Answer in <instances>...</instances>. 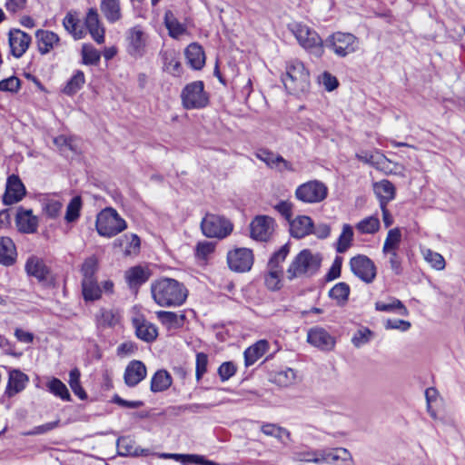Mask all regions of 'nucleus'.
<instances>
[{
	"mask_svg": "<svg viewBox=\"0 0 465 465\" xmlns=\"http://www.w3.org/2000/svg\"><path fill=\"white\" fill-rule=\"evenodd\" d=\"M100 9L110 24H114L123 17L120 0H101Z\"/></svg>",
	"mask_w": 465,
	"mask_h": 465,
	"instance_id": "obj_24",
	"label": "nucleus"
},
{
	"mask_svg": "<svg viewBox=\"0 0 465 465\" xmlns=\"http://www.w3.org/2000/svg\"><path fill=\"white\" fill-rule=\"evenodd\" d=\"M385 329L386 330H400L401 331H407L411 327L410 322L400 319H388L385 322Z\"/></svg>",
	"mask_w": 465,
	"mask_h": 465,
	"instance_id": "obj_60",
	"label": "nucleus"
},
{
	"mask_svg": "<svg viewBox=\"0 0 465 465\" xmlns=\"http://www.w3.org/2000/svg\"><path fill=\"white\" fill-rule=\"evenodd\" d=\"M82 294L85 302H94L102 297V288L97 279L81 282Z\"/></svg>",
	"mask_w": 465,
	"mask_h": 465,
	"instance_id": "obj_34",
	"label": "nucleus"
},
{
	"mask_svg": "<svg viewBox=\"0 0 465 465\" xmlns=\"http://www.w3.org/2000/svg\"><path fill=\"white\" fill-rule=\"evenodd\" d=\"M375 309L380 312H394L398 311V313L402 316H408L409 311L405 305L395 297H390L388 302H376Z\"/></svg>",
	"mask_w": 465,
	"mask_h": 465,
	"instance_id": "obj_37",
	"label": "nucleus"
},
{
	"mask_svg": "<svg viewBox=\"0 0 465 465\" xmlns=\"http://www.w3.org/2000/svg\"><path fill=\"white\" fill-rule=\"evenodd\" d=\"M35 36L38 50L42 54L49 53L59 43V36L51 31L38 30Z\"/></svg>",
	"mask_w": 465,
	"mask_h": 465,
	"instance_id": "obj_26",
	"label": "nucleus"
},
{
	"mask_svg": "<svg viewBox=\"0 0 465 465\" xmlns=\"http://www.w3.org/2000/svg\"><path fill=\"white\" fill-rule=\"evenodd\" d=\"M424 259L436 270H443L445 268V260L441 254L427 249L423 252Z\"/></svg>",
	"mask_w": 465,
	"mask_h": 465,
	"instance_id": "obj_54",
	"label": "nucleus"
},
{
	"mask_svg": "<svg viewBox=\"0 0 465 465\" xmlns=\"http://www.w3.org/2000/svg\"><path fill=\"white\" fill-rule=\"evenodd\" d=\"M172 385V377L164 370L157 371L151 380V391L161 392L166 391Z\"/></svg>",
	"mask_w": 465,
	"mask_h": 465,
	"instance_id": "obj_36",
	"label": "nucleus"
},
{
	"mask_svg": "<svg viewBox=\"0 0 465 465\" xmlns=\"http://www.w3.org/2000/svg\"><path fill=\"white\" fill-rule=\"evenodd\" d=\"M288 28L301 46L316 57L322 56L324 53L323 42L315 30L298 22L289 24Z\"/></svg>",
	"mask_w": 465,
	"mask_h": 465,
	"instance_id": "obj_4",
	"label": "nucleus"
},
{
	"mask_svg": "<svg viewBox=\"0 0 465 465\" xmlns=\"http://www.w3.org/2000/svg\"><path fill=\"white\" fill-rule=\"evenodd\" d=\"M268 350V342L264 340L257 341L244 351L245 366L254 364Z\"/></svg>",
	"mask_w": 465,
	"mask_h": 465,
	"instance_id": "obj_33",
	"label": "nucleus"
},
{
	"mask_svg": "<svg viewBox=\"0 0 465 465\" xmlns=\"http://www.w3.org/2000/svg\"><path fill=\"white\" fill-rule=\"evenodd\" d=\"M160 55L163 70L174 76H179L182 73V66L177 54L173 50H165L162 51Z\"/></svg>",
	"mask_w": 465,
	"mask_h": 465,
	"instance_id": "obj_28",
	"label": "nucleus"
},
{
	"mask_svg": "<svg viewBox=\"0 0 465 465\" xmlns=\"http://www.w3.org/2000/svg\"><path fill=\"white\" fill-rule=\"evenodd\" d=\"M119 314L111 309L102 308L96 315V322L99 327H114L119 322Z\"/></svg>",
	"mask_w": 465,
	"mask_h": 465,
	"instance_id": "obj_39",
	"label": "nucleus"
},
{
	"mask_svg": "<svg viewBox=\"0 0 465 465\" xmlns=\"http://www.w3.org/2000/svg\"><path fill=\"white\" fill-rule=\"evenodd\" d=\"M355 156L359 161L370 164L379 170L385 169L386 165L390 163L389 159L384 154L380 153L373 154L368 151H361L357 153Z\"/></svg>",
	"mask_w": 465,
	"mask_h": 465,
	"instance_id": "obj_31",
	"label": "nucleus"
},
{
	"mask_svg": "<svg viewBox=\"0 0 465 465\" xmlns=\"http://www.w3.org/2000/svg\"><path fill=\"white\" fill-rule=\"evenodd\" d=\"M356 229L361 233H375L380 229V221L375 216L366 217L356 224Z\"/></svg>",
	"mask_w": 465,
	"mask_h": 465,
	"instance_id": "obj_48",
	"label": "nucleus"
},
{
	"mask_svg": "<svg viewBox=\"0 0 465 465\" xmlns=\"http://www.w3.org/2000/svg\"><path fill=\"white\" fill-rule=\"evenodd\" d=\"M47 388L54 395L61 398L63 401H71V396L65 384L59 379L53 378L47 384Z\"/></svg>",
	"mask_w": 465,
	"mask_h": 465,
	"instance_id": "obj_46",
	"label": "nucleus"
},
{
	"mask_svg": "<svg viewBox=\"0 0 465 465\" xmlns=\"http://www.w3.org/2000/svg\"><path fill=\"white\" fill-rule=\"evenodd\" d=\"M125 221L114 208L107 207L96 216L95 228L100 236L112 238L126 228Z\"/></svg>",
	"mask_w": 465,
	"mask_h": 465,
	"instance_id": "obj_5",
	"label": "nucleus"
},
{
	"mask_svg": "<svg viewBox=\"0 0 465 465\" xmlns=\"http://www.w3.org/2000/svg\"><path fill=\"white\" fill-rule=\"evenodd\" d=\"M328 196V187L319 180H311L300 184L295 190V197L304 203H319Z\"/></svg>",
	"mask_w": 465,
	"mask_h": 465,
	"instance_id": "obj_8",
	"label": "nucleus"
},
{
	"mask_svg": "<svg viewBox=\"0 0 465 465\" xmlns=\"http://www.w3.org/2000/svg\"><path fill=\"white\" fill-rule=\"evenodd\" d=\"M322 257L319 253H313L309 249L301 251L292 261L287 271L286 277L289 281L296 278H310L320 270Z\"/></svg>",
	"mask_w": 465,
	"mask_h": 465,
	"instance_id": "obj_2",
	"label": "nucleus"
},
{
	"mask_svg": "<svg viewBox=\"0 0 465 465\" xmlns=\"http://www.w3.org/2000/svg\"><path fill=\"white\" fill-rule=\"evenodd\" d=\"M285 74L282 80L290 94H300L310 88V73L303 63L297 59L286 63Z\"/></svg>",
	"mask_w": 465,
	"mask_h": 465,
	"instance_id": "obj_3",
	"label": "nucleus"
},
{
	"mask_svg": "<svg viewBox=\"0 0 465 465\" xmlns=\"http://www.w3.org/2000/svg\"><path fill=\"white\" fill-rule=\"evenodd\" d=\"M25 193V187L21 179L17 175L12 174L8 176L6 181L3 203L5 205L16 203L24 198Z\"/></svg>",
	"mask_w": 465,
	"mask_h": 465,
	"instance_id": "obj_14",
	"label": "nucleus"
},
{
	"mask_svg": "<svg viewBox=\"0 0 465 465\" xmlns=\"http://www.w3.org/2000/svg\"><path fill=\"white\" fill-rule=\"evenodd\" d=\"M320 81L322 84V85L324 86V88L329 92L336 89L339 84L337 78L335 76H333L331 74H330L329 72H324L321 75Z\"/></svg>",
	"mask_w": 465,
	"mask_h": 465,
	"instance_id": "obj_64",
	"label": "nucleus"
},
{
	"mask_svg": "<svg viewBox=\"0 0 465 465\" xmlns=\"http://www.w3.org/2000/svg\"><path fill=\"white\" fill-rule=\"evenodd\" d=\"M372 335L373 332L370 329L361 328L354 333L351 338V342L355 347L360 348L362 345L368 343L371 341Z\"/></svg>",
	"mask_w": 465,
	"mask_h": 465,
	"instance_id": "obj_55",
	"label": "nucleus"
},
{
	"mask_svg": "<svg viewBox=\"0 0 465 465\" xmlns=\"http://www.w3.org/2000/svg\"><path fill=\"white\" fill-rule=\"evenodd\" d=\"M373 191L379 199L380 205H387L395 198L396 188L389 180H381L373 183Z\"/></svg>",
	"mask_w": 465,
	"mask_h": 465,
	"instance_id": "obj_23",
	"label": "nucleus"
},
{
	"mask_svg": "<svg viewBox=\"0 0 465 465\" xmlns=\"http://www.w3.org/2000/svg\"><path fill=\"white\" fill-rule=\"evenodd\" d=\"M389 255V263L391 271L396 275H401L402 273V266H401V259L398 255L397 252H384Z\"/></svg>",
	"mask_w": 465,
	"mask_h": 465,
	"instance_id": "obj_62",
	"label": "nucleus"
},
{
	"mask_svg": "<svg viewBox=\"0 0 465 465\" xmlns=\"http://www.w3.org/2000/svg\"><path fill=\"white\" fill-rule=\"evenodd\" d=\"M80 371L78 369L74 368L69 372V385L73 391V392L79 397L81 400H85L87 398V394L81 386L80 382Z\"/></svg>",
	"mask_w": 465,
	"mask_h": 465,
	"instance_id": "obj_49",
	"label": "nucleus"
},
{
	"mask_svg": "<svg viewBox=\"0 0 465 465\" xmlns=\"http://www.w3.org/2000/svg\"><path fill=\"white\" fill-rule=\"evenodd\" d=\"M62 206L63 205L59 201L51 200V201L47 202L45 206V214L49 218H52V219L56 218L61 212Z\"/></svg>",
	"mask_w": 465,
	"mask_h": 465,
	"instance_id": "obj_63",
	"label": "nucleus"
},
{
	"mask_svg": "<svg viewBox=\"0 0 465 465\" xmlns=\"http://www.w3.org/2000/svg\"><path fill=\"white\" fill-rule=\"evenodd\" d=\"M158 320L167 328L178 329L183 325L184 314H177L173 312L159 311L156 312Z\"/></svg>",
	"mask_w": 465,
	"mask_h": 465,
	"instance_id": "obj_35",
	"label": "nucleus"
},
{
	"mask_svg": "<svg viewBox=\"0 0 465 465\" xmlns=\"http://www.w3.org/2000/svg\"><path fill=\"white\" fill-rule=\"evenodd\" d=\"M350 292V286L346 282H338L329 291V297L337 305L342 306L348 302Z\"/></svg>",
	"mask_w": 465,
	"mask_h": 465,
	"instance_id": "obj_38",
	"label": "nucleus"
},
{
	"mask_svg": "<svg viewBox=\"0 0 465 465\" xmlns=\"http://www.w3.org/2000/svg\"><path fill=\"white\" fill-rule=\"evenodd\" d=\"M322 450H302L293 453V460L302 462H313L316 464L323 463V458H321Z\"/></svg>",
	"mask_w": 465,
	"mask_h": 465,
	"instance_id": "obj_47",
	"label": "nucleus"
},
{
	"mask_svg": "<svg viewBox=\"0 0 465 465\" xmlns=\"http://www.w3.org/2000/svg\"><path fill=\"white\" fill-rule=\"evenodd\" d=\"M21 87V80L16 76H10L0 81V91L15 94Z\"/></svg>",
	"mask_w": 465,
	"mask_h": 465,
	"instance_id": "obj_57",
	"label": "nucleus"
},
{
	"mask_svg": "<svg viewBox=\"0 0 465 465\" xmlns=\"http://www.w3.org/2000/svg\"><path fill=\"white\" fill-rule=\"evenodd\" d=\"M17 252L13 240L9 237H0V263L11 266L16 260Z\"/></svg>",
	"mask_w": 465,
	"mask_h": 465,
	"instance_id": "obj_25",
	"label": "nucleus"
},
{
	"mask_svg": "<svg viewBox=\"0 0 465 465\" xmlns=\"http://www.w3.org/2000/svg\"><path fill=\"white\" fill-rule=\"evenodd\" d=\"M342 257L336 256L331 267L326 274V281H333L341 276V266H342Z\"/></svg>",
	"mask_w": 465,
	"mask_h": 465,
	"instance_id": "obj_61",
	"label": "nucleus"
},
{
	"mask_svg": "<svg viewBox=\"0 0 465 465\" xmlns=\"http://www.w3.org/2000/svg\"><path fill=\"white\" fill-rule=\"evenodd\" d=\"M290 252V247L288 244L282 245L277 252H275L270 258L267 267L272 269H282V262L286 260Z\"/></svg>",
	"mask_w": 465,
	"mask_h": 465,
	"instance_id": "obj_53",
	"label": "nucleus"
},
{
	"mask_svg": "<svg viewBox=\"0 0 465 465\" xmlns=\"http://www.w3.org/2000/svg\"><path fill=\"white\" fill-rule=\"evenodd\" d=\"M150 272L142 266H134L125 272V280L131 288L139 287L148 281Z\"/></svg>",
	"mask_w": 465,
	"mask_h": 465,
	"instance_id": "obj_32",
	"label": "nucleus"
},
{
	"mask_svg": "<svg viewBox=\"0 0 465 465\" xmlns=\"http://www.w3.org/2000/svg\"><path fill=\"white\" fill-rule=\"evenodd\" d=\"M146 367L141 361L134 360L125 368L124 382L128 387H134L146 377Z\"/></svg>",
	"mask_w": 465,
	"mask_h": 465,
	"instance_id": "obj_19",
	"label": "nucleus"
},
{
	"mask_svg": "<svg viewBox=\"0 0 465 465\" xmlns=\"http://www.w3.org/2000/svg\"><path fill=\"white\" fill-rule=\"evenodd\" d=\"M250 229L252 239L266 242L273 232L274 220L267 215H258L252 221Z\"/></svg>",
	"mask_w": 465,
	"mask_h": 465,
	"instance_id": "obj_13",
	"label": "nucleus"
},
{
	"mask_svg": "<svg viewBox=\"0 0 465 465\" xmlns=\"http://www.w3.org/2000/svg\"><path fill=\"white\" fill-rule=\"evenodd\" d=\"M323 45L331 49L336 55L345 57L357 51L359 40L352 34L336 32L326 38Z\"/></svg>",
	"mask_w": 465,
	"mask_h": 465,
	"instance_id": "obj_6",
	"label": "nucleus"
},
{
	"mask_svg": "<svg viewBox=\"0 0 465 465\" xmlns=\"http://www.w3.org/2000/svg\"><path fill=\"white\" fill-rule=\"evenodd\" d=\"M215 249V243L212 242H200L196 245L195 255L199 259H206L209 254L213 252Z\"/></svg>",
	"mask_w": 465,
	"mask_h": 465,
	"instance_id": "obj_58",
	"label": "nucleus"
},
{
	"mask_svg": "<svg viewBox=\"0 0 465 465\" xmlns=\"http://www.w3.org/2000/svg\"><path fill=\"white\" fill-rule=\"evenodd\" d=\"M351 272L365 283H371L376 278L374 262L366 255L359 254L350 260Z\"/></svg>",
	"mask_w": 465,
	"mask_h": 465,
	"instance_id": "obj_11",
	"label": "nucleus"
},
{
	"mask_svg": "<svg viewBox=\"0 0 465 465\" xmlns=\"http://www.w3.org/2000/svg\"><path fill=\"white\" fill-rule=\"evenodd\" d=\"M289 223L291 235L294 238L302 239L312 234L313 222L307 215H299L293 220L291 219Z\"/></svg>",
	"mask_w": 465,
	"mask_h": 465,
	"instance_id": "obj_21",
	"label": "nucleus"
},
{
	"mask_svg": "<svg viewBox=\"0 0 465 465\" xmlns=\"http://www.w3.org/2000/svg\"><path fill=\"white\" fill-rule=\"evenodd\" d=\"M84 74L82 71H76V73L68 81L64 88V93L68 95H73L77 93L83 84H84Z\"/></svg>",
	"mask_w": 465,
	"mask_h": 465,
	"instance_id": "obj_51",
	"label": "nucleus"
},
{
	"mask_svg": "<svg viewBox=\"0 0 465 465\" xmlns=\"http://www.w3.org/2000/svg\"><path fill=\"white\" fill-rule=\"evenodd\" d=\"M63 25L67 32H69L74 39H82L84 35V30L80 25L79 19L74 15L68 13L64 20Z\"/></svg>",
	"mask_w": 465,
	"mask_h": 465,
	"instance_id": "obj_41",
	"label": "nucleus"
},
{
	"mask_svg": "<svg viewBox=\"0 0 465 465\" xmlns=\"http://www.w3.org/2000/svg\"><path fill=\"white\" fill-rule=\"evenodd\" d=\"M185 56L192 68L199 70L205 63V55L202 46L196 43L190 44L185 49Z\"/></svg>",
	"mask_w": 465,
	"mask_h": 465,
	"instance_id": "obj_29",
	"label": "nucleus"
},
{
	"mask_svg": "<svg viewBox=\"0 0 465 465\" xmlns=\"http://www.w3.org/2000/svg\"><path fill=\"white\" fill-rule=\"evenodd\" d=\"M28 382V377L18 370H14L9 373V381L6 389V394L9 397H13L18 392L22 391L26 383Z\"/></svg>",
	"mask_w": 465,
	"mask_h": 465,
	"instance_id": "obj_27",
	"label": "nucleus"
},
{
	"mask_svg": "<svg viewBox=\"0 0 465 465\" xmlns=\"http://www.w3.org/2000/svg\"><path fill=\"white\" fill-rule=\"evenodd\" d=\"M401 240V233L398 228L391 229L388 232L387 237L385 239L382 252H397L400 242Z\"/></svg>",
	"mask_w": 465,
	"mask_h": 465,
	"instance_id": "obj_45",
	"label": "nucleus"
},
{
	"mask_svg": "<svg viewBox=\"0 0 465 465\" xmlns=\"http://www.w3.org/2000/svg\"><path fill=\"white\" fill-rule=\"evenodd\" d=\"M133 326L136 336L145 342H153L158 336L157 327L143 317L133 319Z\"/></svg>",
	"mask_w": 465,
	"mask_h": 465,
	"instance_id": "obj_18",
	"label": "nucleus"
},
{
	"mask_svg": "<svg viewBox=\"0 0 465 465\" xmlns=\"http://www.w3.org/2000/svg\"><path fill=\"white\" fill-rule=\"evenodd\" d=\"M98 271V259L92 255L86 258L81 266L82 281L96 279L95 274Z\"/></svg>",
	"mask_w": 465,
	"mask_h": 465,
	"instance_id": "obj_43",
	"label": "nucleus"
},
{
	"mask_svg": "<svg viewBox=\"0 0 465 465\" xmlns=\"http://www.w3.org/2000/svg\"><path fill=\"white\" fill-rule=\"evenodd\" d=\"M229 268L236 272H245L251 270L253 264V253L248 248H236L227 253Z\"/></svg>",
	"mask_w": 465,
	"mask_h": 465,
	"instance_id": "obj_12",
	"label": "nucleus"
},
{
	"mask_svg": "<svg viewBox=\"0 0 465 465\" xmlns=\"http://www.w3.org/2000/svg\"><path fill=\"white\" fill-rule=\"evenodd\" d=\"M82 207V199L80 196H74L69 202L66 207L64 219L67 223L75 222L80 216Z\"/></svg>",
	"mask_w": 465,
	"mask_h": 465,
	"instance_id": "obj_50",
	"label": "nucleus"
},
{
	"mask_svg": "<svg viewBox=\"0 0 465 465\" xmlns=\"http://www.w3.org/2000/svg\"><path fill=\"white\" fill-rule=\"evenodd\" d=\"M82 57L84 64L94 65L99 63L101 54L92 45L85 44L82 46Z\"/></svg>",
	"mask_w": 465,
	"mask_h": 465,
	"instance_id": "obj_52",
	"label": "nucleus"
},
{
	"mask_svg": "<svg viewBox=\"0 0 465 465\" xmlns=\"http://www.w3.org/2000/svg\"><path fill=\"white\" fill-rule=\"evenodd\" d=\"M181 98L183 107L188 110L203 108L209 102L202 81H195L186 84L182 91Z\"/></svg>",
	"mask_w": 465,
	"mask_h": 465,
	"instance_id": "obj_9",
	"label": "nucleus"
},
{
	"mask_svg": "<svg viewBox=\"0 0 465 465\" xmlns=\"http://www.w3.org/2000/svg\"><path fill=\"white\" fill-rule=\"evenodd\" d=\"M18 230L25 233H33L37 230L38 219L33 215L32 210L20 207L15 216Z\"/></svg>",
	"mask_w": 465,
	"mask_h": 465,
	"instance_id": "obj_20",
	"label": "nucleus"
},
{
	"mask_svg": "<svg viewBox=\"0 0 465 465\" xmlns=\"http://www.w3.org/2000/svg\"><path fill=\"white\" fill-rule=\"evenodd\" d=\"M236 372V366L232 361H225L218 368V374L223 381L229 380Z\"/></svg>",
	"mask_w": 465,
	"mask_h": 465,
	"instance_id": "obj_59",
	"label": "nucleus"
},
{
	"mask_svg": "<svg viewBox=\"0 0 465 465\" xmlns=\"http://www.w3.org/2000/svg\"><path fill=\"white\" fill-rule=\"evenodd\" d=\"M283 276L282 269H272L267 267V274L265 275V285L271 291L280 290L282 287V279Z\"/></svg>",
	"mask_w": 465,
	"mask_h": 465,
	"instance_id": "obj_42",
	"label": "nucleus"
},
{
	"mask_svg": "<svg viewBox=\"0 0 465 465\" xmlns=\"http://www.w3.org/2000/svg\"><path fill=\"white\" fill-rule=\"evenodd\" d=\"M201 229L206 237L223 239L232 232L233 225L223 216L207 213L202 220Z\"/></svg>",
	"mask_w": 465,
	"mask_h": 465,
	"instance_id": "obj_7",
	"label": "nucleus"
},
{
	"mask_svg": "<svg viewBox=\"0 0 465 465\" xmlns=\"http://www.w3.org/2000/svg\"><path fill=\"white\" fill-rule=\"evenodd\" d=\"M25 270L29 276L36 278L39 282L45 281L49 274V269L45 262L35 255L26 260Z\"/></svg>",
	"mask_w": 465,
	"mask_h": 465,
	"instance_id": "obj_22",
	"label": "nucleus"
},
{
	"mask_svg": "<svg viewBox=\"0 0 465 465\" xmlns=\"http://www.w3.org/2000/svg\"><path fill=\"white\" fill-rule=\"evenodd\" d=\"M353 235L352 227L348 223L343 224L341 233L336 242V252L339 253H344L347 252L351 246Z\"/></svg>",
	"mask_w": 465,
	"mask_h": 465,
	"instance_id": "obj_40",
	"label": "nucleus"
},
{
	"mask_svg": "<svg viewBox=\"0 0 465 465\" xmlns=\"http://www.w3.org/2000/svg\"><path fill=\"white\" fill-rule=\"evenodd\" d=\"M163 22L172 38L178 39L187 31L186 25L180 23L171 10L165 12Z\"/></svg>",
	"mask_w": 465,
	"mask_h": 465,
	"instance_id": "obj_30",
	"label": "nucleus"
},
{
	"mask_svg": "<svg viewBox=\"0 0 465 465\" xmlns=\"http://www.w3.org/2000/svg\"><path fill=\"white\" fill-rule=\"evenodd\" d=\"M84 25L90 33L92 38L97 44H103L104 42V28L101 24L98 12L95 8H90L87 11Z\"/></svg>",
	"mask_w": 465,
	"mask_h": 465,
	"instance_id": "obj_17",
	"label": "nucleus"
},
{
	"mask_svg": "<svg viewBox=\"0 0 465 465\" xmlns=\"http://www.w3.org/2000/svg\"><path fill=\"white\" fill-rule=\"evenodd\" d=\"M307 341L322 351H330L334 347V338L323 328H312L307 334Z\"/></svg>",
	"mask_w": 465,
	"mask_h": 465,
	"instance_id": "obj_16",
	"label": "nucleus"
},
{
	"mask_svg": "<svg viewBox=\"0 0 465 465\" xmlns=\"http://www.w3.org/2000/svg\"><path fill=\"white\" fill-rule=\"evenodd\" d=\"M261 430L265 435L274 437L284 444H286V442L284 441L283 437L285 436L287 439H290L291 437L289 430L273 423L263 424Z\"/></svg>",
	"mask_w": 465,
	"mask_h": 465,
	"instance_id": "obj_44",
	"label": "nucleus"
},
{
	"mask_svg": "<svg viewBox=\"0 0 465 465\" xmlns=\"http://www.w3.org/2000/svg\"><path fill=\"white\" fill-rule=\"evenodd\" d=\"M31 36L20 29H12L8 34V42L12 55L20 58L28 49Z\"/></svg>",
	"mask_w": 465,
	"mask_h": 465,
	"instance_id": "obj_15",
	"label": "nucleus"
},
{
	"mask_svg": "<svg viewBox=\"0 0 465 465\" xmlns=\"http://www.w3.org/2000/svg\"><path fill=\"white\" fill-rule=\"evenodd\" d=\"M208 355L204 352H198L196 354L195 362V378L199 381L203 376L207 372Z\"/></svg>",
	"mask_w": 465,
	"mask_h": 465,
	"instance_id": "obj_56",
	"label": "nucleus"
},
{
	"mask_svg": "<svg viewBox=\"0 0 465 465\" xmlns=\"http://www.w3.org/2000/svg\"><path fill=\"white\" fill-rule=\"evenodd\" d=\"M126 51L134 58H141L146 52L148 35L141 25H135L125 32Z\"/></svg>",
	"mask_w": 465,
	"mask_h": 465,
	"instance_id": "obj_10",
	"label": "nucleus"
},
{
	"mask_svg": "<svg viewBox=\"0 0 465 465\" xmlns=\"http://www.w3.org/2000/svg\"><path fill=\"white\" fill-rule=\"evenodd\" d=\"M153 301L162 307H177L183 305L188 296V290L183 283L173 278L163 277L151 284Z\"/></svg>",
	"mask_w": 465,
	"mask_h": 465,
	"instance_id": "obj_1",
	"label": "nucleus"
}]
</instances>
